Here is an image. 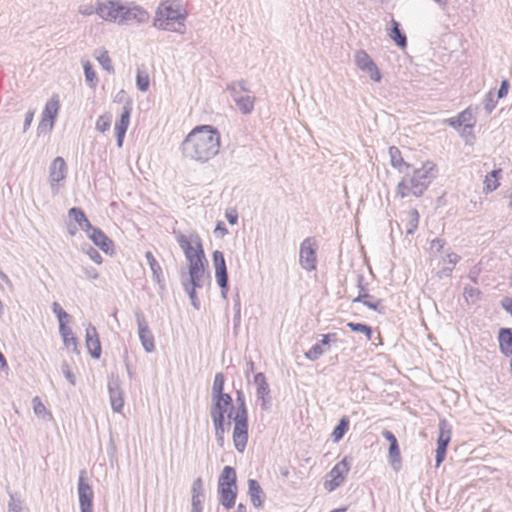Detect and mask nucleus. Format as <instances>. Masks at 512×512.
<instances>
[{
	"instance_id": "1",
	"label": "nucleus",
	"mask_w": 512,
	"mask_h": 512,
	"mask_svg": "<svg viewBox=\"0 0 512 512\" xmlns=\"http://www.w3.org/2000/svg\"><path fill=\"white\" fill-rule=\"evenodd\" d=\"M221 145V135L217 128L211 125L194 127L181 143L184 158L205 164L218 153Z\"/></svg>"
},
{
	"instance_id": "2",
	"label": "nucleus",
	"mask_w": 512,
	"mask_h": 512,
	"mask_svg": "<svg viewBox=\"0 0 512 512\" xmlns=\"http://www.w3.org/2000/svg\"><path fill=\"white\" fill-rule=\"evenodd\" d=\"M186 12L175 2L163 3L158 8L153 25L157 29L184 33Z\"/></svg>"
},
{
	"instance_id": "3",
	"label": "nucleus",
	"mask_w": 512,
	"mask_h": 512,
	"mask_svg": "<svg viewBox=\"0 0 512 512\" xmlns=\"http://www.w3.org/2000/svg\"><path fill=\"white\" fill-rule=\"evenodd\" d=\"M177 242L181 249L183 250L186 259L189 262V276H192L194 280H196L197 275H204L205 273V263L206 258L204 254V250L202 247L201 240L198 236H195L194 243L196 247L194 248L189 241V239L182 233H179L176 236Z\"/></svg>"
},
{
	"instance_id": "4",
	"label": "nucleus",
	"mask_w": 512,
	"mask_h": 512,
	"mask_svg": "<svg viewBox=\"0 0 512 512\" xmlns=\"http://www.w3.org/2000/svg\"><path fill=\"white\" fill-rule=\"evenodd\" d=\"M237 410L233 417V442L235 449L244 452L248 442V410L245 395L242 390L236 391Z\"/></svg>"
},
{
	"instance_id": "5",
	"label": "nucleus",
	"mask_w": 512,
	"mask_h": 512,
	"mask_svg": "<svg viewBox=\"0 0 512 512\" xmlns=\"http://www.w3.org/2000/svg\"><path fill=\"white\" fill-rule=\"evenodd\" d=\"M434 170L435 164L430 161L425 162L421 168L413 170V175L408 176L412 195L415 197L423 195L432 180L436 177Z\"/></svg>"
},
{
	"instance_id": "6",
	"label": "nucleus",
	"mask_w": 512,
	"mask_h": 512,
	"mask_svg": "<svg viewBox=\"0 0 512 512\" xmlns=\"http://www.w3.org/2000/svg\"><path fill=\"white\" fill-rule=\"evenodd\" d=\"M316 250L317 243L313 237L305 238L300 245L299 263L301 267L308 272L316 269Z\"/></svg>"
},
{
	"instance_id": "7",
	"label": "nucleus",
	"mask_w": 512,
	"mask_h": 512,
	"mask_svg": "<svg viewBox=\"0 0 512 512\" xmlns=\"http://www.w3.org/2000/svg\"><path fill=\"white\" fill-rule=\"evenodd\" d=\"M135 319L138 327L139 340L143 349L147 353L153 352L155 350L154 336L149 328V324L144 313L140 309L135 311Z\"/></svg>"
},
{
	"instance_id": "8",
	"label": "nucleus",
	"mask_w": 512,
	"mask_h": 512,
	"mask_svg": "<svg viewBox=\"0 0 512 512\" xmlns=\"http://www.w3.org/2000/svg\"><path fill=\"white\" fill-rule=\"evenodd\" d=\"M78 497L81 512H93L94 492L86 482V471L81 470L78 479Z\"/></svg>"
},
{
	"instance_id": "9",
	"label": "nucleus",
	"mask_w": 512,
	"mask_h": 512,
	"mask_svg": "<svg viewBox=\"0 0 512 512\" xmlns=\"http://www.w3.org/2000/svg\"><path fill=\"white\" fill-rule=\"evenodd\" d=\"M149 13L141 6L128 4L123 5L119 25H129L132 23L142 24L149 20Z\"/></svg>"
},
{
	"instance_id": "10",
	"label": "nucleus",
	"mask_w": 512,
	"mask_h": 512,
	"mask_svg": "<svg viewBox=\"0 0 512 512\" xmlns=\"http://www.w3.org/2000/svg\"><path fill=\"white\" fill-rule=\"evenodd\" d=\"M123 5L120 1L114 0L100 2L95 9V13L105 21L117 22L119 24Z\"/></svg>"
},
{
	"instance_id": "11",
	"label": "nucleus",
	"mask_w": 512,
	"mask_h": 512,
	"mask_svg": "<svg viewBox=\"0 0 512 512\" xmlns=\"http://www.w3.org/2000/svg\"><path fill=\"white\" fill-rule=\"evenodd\" d=\"M322 339L316 342L308 351L305 352L304 356L309 361H316L322 355L330 350L332 343L338 341L337 333H327L321 335Z\"/></svg>"
},
{
	"instance_id": "12",
	"label": "nucleus",
	"mask_w": 512,
	"mask_h": 512,
	"mask_svg": "<svg viewBox=\"0 0 512 512\" xmlns=\"http://www.w3.org/2000/svg\"><path fill=\"white\" fill-rule=\"evenodd\" d=\"M108 393L112 410L116 413H121L124 407V392L121 388V381L117 375L112 374L109 377Z\"/></svg>"
},
{
	"instance_id": "13",
	"label": "nucleus",
	"mask_w": 512,
	"mask_h": 512,
	"mask_svg": "<svg viewBox=\"0 0 512 512\" xmlns=\"http://www.w3.org/2000/svg\"><path fill=\"white\" fill-rule=\"evenodd\" d=\"M67 165L64 158L56 157L49 168V181L53 194H57L59 191V183L66 178Z\"/></svg>"
},
{
	"instance_id": "14",
	"label": "nucleus",
	"mask_w": 512,
	"mask_h": 512,
	"mask_svg": "<svg viewBox=\"0 0 512 512\" xmlns=\"http://www.w3.org/2000/svg\"><path fill=\"white\" fill-rule=\"evenodd\" d=\"M212 403H211V409H210V415L211 418H225V414L228 413V418H231L233 420V412H234V406H233V399L231 396H218V397H211Z\"/></svg>"
},
{
	"instance_id": "15",
	"label": "nucleus",
	"mask_w": 512,
	"mask_h": 512,
	"mask_svg": "<svg viewBox=\"0 0 512 512\" xmlns=\"http://www.w3.org/2000/svg\"><path fill=\"white\" fill-rule=\"evenodd\" d=\"M383 437L389 442L388 461L395 472L402 468V458L396 436L389 430H383Z\"/></svg>"
},
{
	"instance_id": "16",
	"label": "nucleus",
	"mask_w": 512,
	"mask_h": 512,
	"mask_svg": "<svg viewBox=\"0 0 512 512\" xmlns=\"http://www.w3.org/2000/svg\"><path fill=\"white\" fill-rule=\"evenodd\" d=\"M131 112L132 103L131 101H127L122 107L119 119L115 123L116 142L119 148L123 145L124 137L130 123Z\"/></svg>"
},
{
	"instance_id": "17",
	"label": "nucleus",
	"mask_w": 512,
	"mask_h": 512,
	"mask_svg": "<svg viewBox=\"0 0 512 512\" xmlns=\"http://www.w3.org/2000/svg\"><path fill=\"white\" fill-rule=\"evenodd\" d=\"M182 285L190 298L192 306L199 310L200 301L198 299L196 290L204 286V275H197L196 280H194L192 276H189L187 279L182 277Z\"/></svg>"
},
{
	"instance_id": "18",
	"label": "nucleus",
	"mask_w": 512,
	"mask_h": 512,
	"mask_svg": "<svg viewBox=\"0 0 512 512\" xmlns=\"http://www.w3.org/2000/svg\"><path fill=\"white\" fill-rule=\"evenodd\" d=\"M85 342L90 356L94 359L101 357L102 349L97 329L89 324L86 328Z\"/></svg>"
},
{
	"instance_id": "19",
	"label": "nucleus",
	"mask_w": 512,
	"mask_h": 512,
	"mask_svg": "<svg viewBox=\"0 0 512 512\" xmlns=\"http://www.w3.org/2000/svg\"><path fill=\"white\" fill-rule=\"evenodd\" d=\"M205 500L204 483L201 477L196 478L191 487V512H203Z\"/></svg>"
},
{
	"instance_id": "20",
	"label": "nucleus",
	"mask_w": 512,
	"mask_h": 512,
	"mask_svg": "<svg viewBox=\"0 0 512 512\" xmlns=\"http://www.w3.org/2000/svg\"><path fill=\"white\" fill-rule=\"evenodd\" d=\"M447 123L453 128H459L463 126L464 131L469 130V134H472V128L475 125V119L471 107L466 108L456 117L449 118Z\"/></svg>"
},
{
	"instance_id": "21",
	"label": "nucleus",
	"mask_w": 512,
	"mask_h": 512,
	"mask_svg": "<svg viewBox=\"0 0 512 512\" xmlns=\"http://www.w3.org/2000/svg\"><path fill=\"white\" fill-rule=\"evenodd\" d=\"M88 238L106 254L114 253L113 241L100 229L93 230Z\"/></svg>"
},
{
	"instance_id": "22",
	"label": "nucleus",
	"mask_w": 512,
	"mask_h": 512,
	"mask_svg": "<svg viewBox=\"0 0 512 512\" xmlns=\"http://www.w3.org/2000/svg\"><path fill=\"white\" fill-rule=\"evenodd\" d=\"M248 494L255 508H261L263 506L265 493L256 479L248 480Z\"/></svg>"
},
{
	"instance_id": "23",
	"label": "nucleus",
	"mask_w": 512,
	"mask_h": 512,
	"mask_svg": "<svg viewBox=\"0 0 512 512\" xmlns=\"http://www.w3.org/2000/svg\"><path fill=\"white\" fill-rule=\"evenodd\" d=\"M498 342L500 352L510 357L512 355V328H501L498 332Z\"/></svg>"
},
{
	"instance_id": "24",
	"label": "nucleus",
	"mask_w": 512,
	"mask_h": 512,
	"mask_svg": "<svg viewBox=\"0 0 512 512\" xmlns=\"http://www.w3.org/2000/svg\"><path fill=\"white\" fill-rule=\"evenodd\" d=\"M219 502L226 509L230 510L235 506L237 488L218 487Z\"/></svg>"
},
{
	"instance_id": "25",
	"label": "nucleus",
	"mask_w": 512,
	"mask_h": 512,
	"mask_svg": "<svg viewBox=\"0 0 512 512\" xmlns=\"http://www.w3.org/2000/svg\"><path fill=\"white\" fill-rule=\"evenodd\" d=\"M389 156L391 166L397 169L400 173H406L411 165L404 161L401 151L396 146H391L389 148Z\"/></svg>"
},
{
	"instance_id": "26",
	"label": "nucleus",
	"mask_w": 512,
	"mask_h": 512,
	"mask_svg": "<svg viewBox=\"0 0 512 512\" xmlns=\"http://www.w3.org/2000/svg\"><path fill=\"white\" fill-rule=\"evenodd\" d=\"M212 259L215 267L216 280H225V278L228 277V273L223 252L215 250L212 254Z\"/></svg>"
},
{
	"instance_id": "27",
	"label": "nucleus",
	"mask_w": 512,
	"mask_h": 512,
	"mask_svg": "<svg viewBox=\"0 0 512 512\" xmlns=\"http://www.w3.org/2000/svg\"><path fill=\"white\" fill-rule=\"evenodd\" d=\"M218 487L237 488L236 471L231 466H225L219 476Z\"/></svg>"
},
{
	"instance_id": "28",
	"label": "nucleus",
	"mask_w": 512,
	"mask_h": 512,
	"mask_svg": "<svg viewBox=\"0 0 512 512\" xmlns=\"http://www.w3.org/2000/svg\"><path fill=\"white\" fill-rule=\"evenodd\" d=\"M59 332L63 338V342L66 348L71 349L73 352L78 354V340L74 336L71 328H69L66 324L59 325Z\"/></svg>"
},
{
	"instance_id": "29",
	"label": "nucleus",
	"mask_w": 512,
	"mask_h": 512,
	"mask_svg": "<svg viewBox=\"0 0 512 512\" xmlns=\"http://www.w3.org/2000/svg\"><path fill=\"white\" fill-rule=\"evenodd\" d=\"M60 108L59 96L57 94L52 95V97L46 102L45 107L42 111L41 117L56 121L58 112Z\"/></svg>"
},
{
	"instance_id": "30",
	"label": "nucleus",
	"mask_w": 512,
	"mask_h": 512,
	"mask_svg": "<svg viewBox=\"0 0 512 512\" xmlns=\"http://www.w3.org/2000/svg\"><path fill=\"white\" fill-rule=\"evenodd\" d=\"M351 460V458L345 456L340 462H338L330 471L331 478L344 482L345 477L350 470Z\"/></svg>"
},
{
	"instance_id": "31",
	"label": "nucleus",
	"mask_w": 512,
	"mask_h": 512,
	"mask_svg": "<svg viewBox=\"0 0 512 512\" xmlns=\"http://www.w3.org/2000/svg\"><path fill=\"white\" fill-rule=\"evenodd\" d=\"M391 31L389 33L390 38L395 42V44L400 48L407 47V37L406 34L401 30L400 23L396 20L392 19L391 21Z\"/></svg>"
},
{
	"instance_id": "32",
	"label": "nucleus",
	"mask_w": 512,
	"mask_h": 512,
	"mask_svg": "<svg viewBox=\"0 0 512 512\" xmlns=\"http://www.w3.org/2000/svg\"><path fill=\"white\" fill-rule=\"evenodd\" d=\"M439 435L437 439V445L448 447L451 441V425L448 423L446 419H441L439 421Z\"/></svg>"
},
{
	"instance_id": "33",
	"label": "nucleus",
	"mask_w": 512,
	"mask_h": 512,
	"mask_svg": "<svg viewBox=\"0 0 512 512\" xmlns=\"http://www.w3.org/2000/svg\"><path fill=\"white\" fill-rule=\"evenodd\" d=\"M353 302L354 303H363L366 307H368L369 309H372L374 311H377L379 313H382V305H381V300L379 299H374L373 296H371L370 294L368 293H359V295L353 299Z\"/></svg>"
},
{
	"instance_id": "34",
	"label": "nucleus",
	"mask_w": 512,
	"mask_h": 512,
	"mask_svg": "<svg viewBox=\"0 0 512 512\" xmlns=\"http://www.w3.org/2000/svg\"><path fill=\"white\" fill-rule=\"evenodd\" d=\"M255 100V96L242 95L241 97L236 98L234 102L242 114L248 115L254 110Z\"/></svg>"
},
{
	"instance_id": "35",
	"label": "nucleus",
	"mask_w": 512,
	"mask_h": 512,
	"mask_svg": "<svg viewBox=\"0 0 512 512\" xmlns=\"http://www.w3.org/2000/svg\"><path fill=\"white\" fill-rule=\"evenodd\" d=\"M226 90L230 92L234 101L236 98L244 95V93H250V90L246 85V81L243 79L227 84Z\"/></svg>"
},
{
	"instance_id": "36",
	"label": "nucleus",
	"mask_w": 512,
	"mask_h": 512,
	"mask_svg": "<svg viewBox=\"0 0 512 512\" xmlns=\"http://www.w3.org/2000/svg\"><path fill=\"white\" fill-rule=\"evenodd\" d=\"M461 260V257L454 252H450L446 255V261L448 264L451 265V267H443L441 270L437 272V276L442 278H448L451 277L454 266Z\"/></svg>"
},
{
	"instance_id": "37",
	"label": "nucleus",
	"mask_w": 512,
	"mask_h": 512,
	"mask_svg": "<svg viewBox=\"0 0 512 512\" xmlns=\"http://www.w3.org/2000/svg\"><path fill=\"white\" fill-rule=\"evenodd\" d=\"M145 258L147 260V263L152 271V276H153V279L157 282V283H160L162 280H163V277H162V268L160 266V264L158 263V261L155 259L154 255L152 252L150 251H147L145 253Z\"/></svg>"
},
{
	"instance_id": "38",
	"label": "nucleus",
	"mask_w": 512,
	"mask_h": 512,
	"mask_svg": "<svg viewBox=\"0 0 512 512\" xmlns=\"http://www.w3.org/2000/svg\"><path fill=\"white\" fill-rule=\"evenodd\" d=\"M254 384L257 386V397L268 396L270 394V387L266 380L264 373L259 372L254 375Z\"/></svg>"
},
{
	"instance_id": "39",
	"label": "nucleus",
	"mask_w": 512,
	"mask_h": 512,
	"mask_svg": "<svg viewBox=\"0 0 512 512\" xmlns=\"http://www.w3.org/2000/svg\"><path fill=\"white\" fill-rule=\"evenodd\" d=\"M349 423V418L346 416H343L339 420L338 424L334 427L332 432V438L334 442H338L344 437L349 429Z\"/></svg>"
},
{
	"instance_id": "40",
	"label": "nucleus",
	"mask_w": 512,
	"mask_h": 512,
	"mask_svg": "<svg viewBox=\"0 0 512 512\" xmlns=\"http://www.w3.org/2000/svg\"><path fill=\"white\" fill-rule=\"evenodd\" d=\"M224 385H225V377L223 373H216L213 381L212 386V397H218V396H231L228 393L224 392Z\"/></svg>"
},
{
	"instance_id": "41",
	"label": "nucleus",
	"mask_w": 512,
	"mask_h": 512,
	"mask_svg": "<svg viewBox=\"0 0 512 512\" xmlns=\"http://www.w3.org/2000/svg\"><path fill=\"white\" fill-rule=\"evenodd\" d=\"M9 496L8 512H30L29 508L17 494L10 493Z\"/></svg>"
},
{
	"instance_id": "42",
	"label": "nucleus",
	"mask_w": 512,
	"mask_h": 512,
	"mask_svg": "<svg viewBox=\"0 0 512 512\" xmlns=\"http://www.w3.org/2000/svg\"><path fill=\"white\" fill-rule=\"evenodd\" d=\"M419 218H420V215H419V212L417 209H412L409 211L408 220L406 223V233L408 235H413L415 233V231L417 230L418 224H419Z\"/></svg>"
},
{
	"instance_id": "43",
	"label": "nucleus",
	"mask_w": 512,
	"mask_h": 512,
	"mask_svg": "<svg viewBox=\"0 0 512 512\" xmlns=\"http://www.w3.org/2000/svg\"><path fill=\"white\" fill-rule=\"evenodd\" d=\"M354 61L356 66L362 70L364 68H367L370 64H372L374 61L369 56V54L365 50H358L356 51L354 55Z\"/></svg>"
},
{
	"instance_id": "44",
	"label": "nucleus",
	"mask_w": 512,
	"mask_h": 512,
	"mask_svg": "<svg viewBox=\"0 0 512 512\" xmlns=\"http://www.w3.org/2000/svg\"><path fill=\"white\" fill-rule=\"evenodd\" d=\"M347 327L351 329V331L356 333H363L366 336L367 340H371L373 330L372 327L364 324V323H355V322H348Z\"/></svg>"
},
{
	"instance_id": "45",
	"label": "nucleus",
	"mask_w": 512,
	"mask_h": 512,
	"mask_svg": "<svg viewBox=\"0 0 512 512\" xmlns=\"http://www.w3.org/2000/svg\"><path fill=\"white\" fill-rule=\"evenodd\" d=\"M463 296L468 304H475L481 296V291L477 287L465 286Z\"/></svg>"
},
{
	"instance_id": "46",
	"label": "nucleus",
	"mask_w": 512,
	"mask_h": 512,
	"mask_svg": "<svg viewBox=\"0 0 512 512\" xmlns=\"http://www.w3.org/2000/svg\"><path fill=\"white\" fill-rule=\"evenodd\" d=\"M497 102L498 98L494 90H490L486 93L483 99V107L487 114H490L495 109Z\"/></svg>"
},
{
	"instance_id": "47",
	"label": "nucleus",
	"mask_w": 512,
	"mask_h": 512,
	"mask_svg": "<svg viewBox=\"0 0 512 512\" xmlns=\"http://www.w3.org/2000/svg\"><path fill=\"white\" fill-rule=\"evenodd\" d=\"M83 69H84V75H85L86 82L88 83V85L91 88H95L97 85L98 79H97L96 73L93 69V66L91 65V63L89 61H87L86 63H84Z\"/></svg>"
},
{
	"instance_id": "48",
	"label": "nucleus",
	"mask_w": 512,
	"mask_h": 512,
	"mask_svg": "<svg viewBox=\"0 0 512 512\" xmlns=\"http://www.w3.org/2000/svg\"><path fill=\"white\" fill-rule=\"evenodd\" d=\"M111 122L112 115L110 113L100 115L96 121V130H98L101 133L108 131L110 129Z\"/></svg>"
},
{
	"instance_id": "49",
	"label": "nucleus",
	"mask_w": 512,
	"mask_h": 512,
	"mask_svg": "<svg viewBox=\"0 0 512 512\" xmlns=\"http://www.w3.org/2000/svg\"><path fill=\"white\" fill-rule=\"evenodd\" d=\"M136 85L141 92H146L150 85L148 74L138 70L136 75Z\"/></svg>"
},
{
	"instance_id": "50",
	"label": "nucleus",
	"mask_w": 512,
	"mask_h": 512,
	"mask_svg": "<svg viewBox=\"0 0 512 512\" xmlns=\"http://www.w3.org/2000/svg\"><path fill=\"white\" fill-rule=\"evenodd\" d=\"M55 121L41 117V120L37 126V135H46L50 133L54 127Z\"/></svg>"
},
{
	"instance_id": "51",
	"label": "nucleus",
	"mask_w": 512,
	"mask_h": 512,
	"mask_svg": "<svg viewBox=\"0 0 512 512\" xmlns=\"http://www.w3.org/2000/svg\"><path fill=\"white\" fill-rule=\"evenodd\" d=\"M68 215L75 223L78 224L79 227L87 219L84 211L79 207L70 208L68 211Z\"/></svg>"
},
{
	"instance_id": "52",
	"label": "nucleus",
	"mask_w": 512,
	"mask_h": 512,
	"mask_svg": "<svg viewBox=\"0 0 512 512\" xmlns=\"http://www.w3.org/2000/svg\"><path fill=\"white\" fill-rule=\"evenodd\" d=\"M410 194H412V191L410 190L408 175H406L397 185V195L401 198H405Z\"/></svg>"
},
{
	"instance_id": "53",
	"label": "nucleus",
	"mask_w": 512,
	"mask_h": 512,
	"mask_svg": "<svg viewBox=\"0 0 512 512\" xmlns=\"http://www.w3.org/2000/svg\"><path fill=\"white\" fill-rule=\"evenodd\" d=\"M361 71L367 73L370 79L374 82H380L382 79V74L375 62L370 64L367 68L362 69Z\"/></svg>"
},
{
	"instance_id": "54",
	"label": "nucleus",
	"mask_w": 512,
	"mask_h": 512,
	"mask_svg": "<svg viewBox=\"0 0 512 512\" xmlns=\"http://www.w3.org/2000/svg\"><path fill=\"white\" fill-rule=\"evenodd\" d=\"M97 60L104 70L108 72H114V68L107 51H101L99 56H97Z\"/></svg>"
},
{
	"instance_id": "55",
	"label": "nucleus",
	"mask_w": 512,
	"mask_h": 512,
	"mask_svg": "<svg viewBox=\"0 0 512 512\" xmlns=\"http://www.w3.org/2000/svg\"><path fill=\"white\" fill-rule=\"evenodd\" d=\"M52 311L59 321V325L66 324L65 321L70 317L69 314L63 310L58 302H53Z\"/></svg>"
},
{
	"instance_id": "56",
	"label": "nucleus",
	"mask_w": 512,
	"mask_h": 512,
	"mask_svg": "<svg viewBox=\"0 0 512 512\" xmlns=\"http://www.w3.org/2000/svg\"><path fill=\"white\" fill-rule=\"evenodd\" d=\"M233 308H234V317H233V322H234V326L237 327L239 324H240V320H241V301H240V296H239V293H236L234 299H233Z\"/></svg>"
},
{
	"instance_id": "57",
	"label": "nucleus",
	"mask_w": 512,
	"mask_h": 512,
	"mask_svg": "<svg viewBox=\"0 0 512 512\" xmlns=\"http://www.w3.org/2000/svg\"><path fill=\"white\" fill-rule=\"evenodd\" d=\"M83 250L89 256V258L92 261H94L96 264H101L103 262V258L101 256V254L94 247L88 245V247L86 249L83 248Z\"/></svg>"
},
{
	"instance_id": "58",
	"label": "nucleus",
	"mask_w": 512,
	"mask_h": 512,
	"mask_svg": "<svg viewBox=\"0 0 512 512\" xmlns=\"http://www.w3.org/2000/svg\"><path fill=\"white\" fill-rule=\"evenodd\" d=\"M214 428L215 434H225L226 425H230V423L225 422V418H211Z\"/></svg>"
},
{
	"instance_id": "59",
	"label": "nucleus",
	"mask_w": 512,
	"mask_h": 512,
	"mask_svg": "<svg viewBox=\"0 0 512 512\" xmlns=\"http://www.w3.org/2000/svg\"><path fill=\"white\" fill-rule=\"evenodd\" d=\"M61 371L64 374L65 378L68 380V382L74 386L75 385V376L72 373L70 366L66 361L62 362Z\"/></svg>"
},
{
	"instance_id": "60",
	"label": "nucleus",
	"mask_w": 512,
	"mask_h": 512,
	"mask_svg": "<svg viewBox=\"0 0 512 512\" xmlns=\"http://www.w3.org/2000/svg\"><path fill=\"white\" fill-rule=\"evenodd\" d=\"M484 184V191L486 193L493 192L499 187V182L497 180H493L489 175L486 176Z\"/></svg>"
},
{
	"instance_id": "61",
	"label": "nucleus",
	"mask_w": 512,
	"mask_h": 512,
	"mask_svg": "<svg viewBox=\"0 0 512 512\" xmlns=\"http://www.w3.org/2000/svg\"><path fill=\"white\" fill-rule=\"evenodd\" d=\"M446 452L447 447L437 445L435 456L436 466H439L444 461Z\"/></svg>"
},
{
	"instance_id": "62",
	"label": "nucleus",
	"mask_w": 512,
	"mask_h": 512,
	"mask_svg": "<svg viewBox=\"0 0 512 512\" xmlns=\"http://www.w3.org/2000/svg\"><path fill=\"white\" fill-rule=\"evenodd\" d=\"M509 87H510L509 81L507 79L502 80L500 87L497 91V98L498 99L504 98L508 94Z\"/></svg>"
},
{
	"instance_id": "63",
	"label": "nucleus",
	"mask_w": 512,
	"mask_h": 512,
	"mask_svg": "<svg viewBox=\"0 0 512 512\" xmlns=\"http://www.w3.org/2000/svg\"><path fill=\"white\" fill-rule=\"evenodd\" d=\"M446 244L445 239L435 238L431 241L430 249L432 251L440 252Z\"/></svg>"
},
{
	"instance_id": "64",
	"label": "nucleus",
	"mask_w": 512,
	"mask_h": 512,
	"mask_svg": "<svg viewBox=\"0 0 512 512\" xmlns=\"http://www.w3.org/2000/svg\"><path fill=\"white\" fill-rule=\"evenodd\" d=\"M481 269L478 266H474L470 269L468 273V278L474 283L478 284V279L480 275Z\"/></svg>"
}]
</instances>
